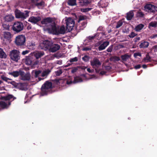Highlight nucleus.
<instances>
[{
  "mask_svg": "<svg viewBox=\"0 0 157 157\" xmlns=\"http://www.w3.org/2000/svg\"><path fill=\"white\" fill-rule=\"evenodd\" d=\"M39 47L45 51L48 50L50 52H55L59 49L60 46L57 44H53L52 41L46 40L40 44Z\"/></svg>",
  "mask_w": 157,
  "mask_h": 157,
  "instance_id": "f257e3e1",
  "label": "nucleus"
},
{
  "mask_svg": "<svg viewBox=\"0 0 157 157\" xmlns=\"http://www.w3.org/2000/svg\"><path fill=\"white\" fill-rule=\"evenodd\" d=\"M0 98L2 100L6 101V102L0 101V109H4L7 108L10 105L11 102L16 99V98L12 94H9L5 96H1Z\"/></svg>",
  "mask_w": 157,
  "mask_h": 157,
  "instance_id": "f03ea898",
  "label": "nucleus"
},
{
  "mask_svg": "<svg viewBox=\"0 0 157 157\" xmlns=\"http://www.w3.org/2000/svg\"><path fill=\"white\" fill-rule=\"evenodd\" d=\"M52 83L48 81H46L42 85L41 88L40 94L42 96L46 95L52 92Z\"/></svg>",
  "mask_w": 157,
  "mask_h": 157,
  "instance_id": "7ed1b4c3",
  "label": "nucleus"
},
{
  "mask_svg": "<svg viewBox=\"0 0 157 157\" xmlns=\"http://www.w3.org/2000/svg\"><path fill=\"white\" fill-rule=\"evenodd\" d=\"M25 36L23 35H20L16 37L15 43L18 47H21L25 45Z\"/></svg>",
  "mask_w": 157,
  "mask_h": 157,
  "instance_id": "20e7f679",
  "label": "nucleus"
},
{
  "mask_svg": "<svg viewBox=\"0 0 157 157\" xmlns=\"http://www.w3.org/2000/svg\"><path fill=\"white\" fill-rule=\"evenodd\" d=\"M9 56L11 59L17 62L20 59V52L18 50L14 49L10 52Z\"/></svg>",
  "mask_w": 157,
  "mask_h": 157,
  "instance_id": "39448f33",
  "label": "nucleus"
},
{
  "mask_svg": "<svg viewBox=\"0 0 157 157\" xmlns=\"http://www.w3.org/2000/svg\"><path fill=\"white\" fill-rule=\"evenodd\" d=\"M24 25L21 22L17 21L14 22L12 27V30L15 33H18L23 29Z\"/></svg>",
  "mask_w": 157,
  "mask_h": 157,
  "instance_id": "423d86ee",
  "label": "nucleus"
},
{
  "mask_svg": "<svg viewBox=\"0 0 157 157\" xmlns=\"http://www.w3.org/2000/svg\"><path fill=\"white\" fill-rule=\"evenodd\" d=\"M29 11L25 10L23 13L20 11V10L16 9L15 11L16 17L24 20L29 16Z\"/></svg>",
  "mask_w": 157,
  "mask_h": 157,
  "instance_id": "0eeeda50",
  "label": "nucleus"
},
{
  "mask_svg": "<svg viewBox=\"0 0 157 157\" xmlns=\"http://www.w3.org/2000/svg\"><path fill=\"white\" fill-rule=\"evenodd\" d=\"M66 30L67 32L71 31L75 25V22L74 20L69 18L66 20Z\"/></svg>",
  "mask_w": 157,
  "mask_h": 157,
  "instance_id": "6e6552de",
  "label": "nucleus"
},
{
  "mask_svg": "<svg viewBox=\"0 0 157 157\" xmlns=\"http://www.w3.org/2000/svg\"><path fill=\"white\" fill-rule=\"evenodd\" d=\"M144 10L149 13H154L157 11V7L151 4H147L144 6Z\"/></svg>",
  "mask_w": 157,
  "mask_h": 157,
  "instance_id": "1a4fd4ad",
  "label": "nucleus"
},
{
  "mask_svg": "<svg viewBox=\"0 0 157 157\" xmlns=\"http://www.w3.org/2000/svg\"><path fill=\"white\" fill-rule=\"evenodd\" d=\"M91 65L93 68H96L100 67L101 63L97 58L95 57L90 62Z\"/></svg>",
  "mask_w": 157,
  "mask_h": 157,
  "instance_id": "9d476101",
  "label": "nucleus"
},
{
  "mask_svg": "<svg viewBox=\"0 0 157 157\" xmlns=\"http://www.w3.org/2000/svg\"><path fill=\"white\" fill-rule=\"evenodd\" d=\"M82 81V79L79 77H75L74 80L73 81L71 80H67V81L66 83L68 85H70L72 83L75 84L78 82H81Z\"/></svg>",
  "mask_w": 157,
  "mask_h": 157,
  "instance_id": "9b49d317",
  "label": "nucleus"
},
{
  "mask_svg": "<svg viewBox=\"0 0 157 157\" xmlns=\"http://www.w3.org/2000/svg\"><path fill=\"white\" fill-rule=\"evenodd\" d=\"M78 3L82 6L90 5L92 3V0H78Z\"/></svg>",
  "mask_w": 157,
  "mask_h": 157,
  "instance_id": "f8f14e48",
  "label": "nucleus"
},
{
  "mask_svg": "<svg viewBox=\"0 0 157 157\" xmlns=\"http://www.w3.org/2000/svg\"><path fill=\"white\" fill-rule=\"evenodd\" d=\"M22 74L21 75V79L24 81H29L30 79V75L29 73L25 74L24 72L22 71Z\"/></svg>",
  "mask_w": 157,
  "mask_h": 157,
  "instance_id": "ddd939ff",
  "label": "nucleus"
},
{
  "mask_svg": "<svg viewBox=\"0 0 157 157\" xmlns=\"http://www.w3.org/2000/svg\"><path fill=\"white\" fill-rule=\"evenodd\" d=\"M41 19V18L40 17H35L33 16L29 18L28 21L35 24L40 21Z\"/></svg>",
  "mask_w": 157,
  "mask_h": 157,
  "instance_id": "4468645a",
  "label": "nucleus"
},
{
  "mask_svg": "<svg viewBox=\"0 0 157 157\" xmlns=\"http://www.w3.org/2000/svg\"><path fill=\"white\" fill-rule=\"evenodd\" d=\"M109 44V41H106L104 42L99 46L98 50L100 51L105 49Z\"/></svg>",
  "mask_w": 157,
  "mask_h": 157,
  "instance_id": "2eb2a0df",
  "label": "nucleus"
},
{
  "mask_svg": "<svg viewBox=\"0 0 157 157\" xmlns=\"http://www.w3.org/2000/svg\"><path fill=\"white\" fill-rule=\"evenodd\" d=\"M22 71L20 70L19 71H13L12 72H10L8 73L9 75H11L14 77H17L19 75H21L22 74Z\"/></svg>",
  "mask_w": 157,
  "mask_h": 157,
  "instance_id": "dca6fc26",
  "label": "nucleus"
},
{
  "mask_svg": "<svg viewBox=\"0 0 157 157\" xmlns=\"http://www.w3.org/2000/svg\"><path fill=\"white\" fill-rule=\"evenodd\" d=\"M58 29L56 25L54 22L52 25L51 31L52 33L55 35H58Z\"/></svg>",
  "mask_w": 157,
  "mask_h": 157,
  "instance_id": "f3484780",
  "label": "nucleus"
},
{
  "mask_svg": "<svg viewBox=\"0 0 157 157\" xmlns=\"http://www.w3.org/2000/svg\"><path fill=\"white\" fill-rule=\"evenodd\" d=\"M52 18L48 17L43 20L41 21V23L42 25H47L48 23H52Z\"/></svg>",
  "mask_w": 157,
  "mask_h": 157,
  "instance_id": "a211bd4d",
  "label": "nucleus"
},
{
  "mask_svg": "<svg viewBox=\"0 0 157 157\" xmlns=\"http://www.w3.org/2000/svg\"><path fill=\"white\" fill-rule=\"evenodd\" d=\"M14 18V17L11 15H8L4 17L5 21L9 22L12 21Z\"/></svg>",
  "mask_w": 157,
  "mask_h": 157,
  "instance_id": "6ab92c4d",
  "label": "nucleus"
},
{
  "mask_svg": "<svg viewBox=\"0 0 157 157\" xmlns=\"http://www.w3.org/2000/svg\"><path fill=\"white\" fill-rule=\"evenodd\" d=\"M41 71L40 70H35L34 72V77L35 78L38 77V79L39 81H40L41 80H43L44 78H42L40 77H39L40 76V74L41 73Z\"/></svg>",
  "mask_w": 157,
  "mask_h": 157,
  "instance_id": "aec40b11",
  "label": "nucleus"
},
{
  "mask_svg": "<svg viewBox=\"0 0 157 157\" xmlns=\"http://www.w3.org/2000/svg\"><path fill=\"white\" fill-rule=\"evenodd\" d=\"M134 16L133 10H131L127 13L126 18L128 20H131Z\"/></svg>",
  "mask_w": 157,
  "mask_h": 157,
  "instance_id": "412c9836",
  "label": "nucleus"
},
{
  "mask_svg": "<svg viewBox=\"0 0 157 157\" xmlns=\"http://www.w3.org/2000/svg\"><path fill=\"white\" fill-rule=\"evenodd\" d=\"M130 57V56L128 54H125L124 55L121 56V61L122 62H126L128 59Z\"/></svg>",
  "mask_w": 157,
  "mask_h": 157,
  "instance_id": "4be33fe9",
  "label": "nucleus"
},
{
  "mask_svg": "<svg viewBox=\"0 0 157 157\" xmlns=\"http://www.w3.org/2000/svg\"><path fill=\"white\" fill-rule=\"evenodd\" d=\"M149 45V43L146 41H144L141 43L140 45V48H147Z\"/></svg>",
  "mask_w": 157,
  "mask_h": 157,
  "instance_id": "5701e85b",
  "label": "nucleus"
},
{
  "mask_svg": "<svg viewBox=\"0 0 157 157\" xmlns=\"http://www.w3.org/2000/svg\"><path fill=\"white\" fill-rule=\"evenodd\" d=\"M44 55V52L38 51L36 52L35 56L36 59L41 58Z\"/></svg>",
  "mask_w": 157,
  "mask_h": 157,
  "instance_id": "b1692460",
  "label": "nucleus"
},
{
  "mask_svg": "<svg viewBox=\"0 0 157 157\" xmlns=\"http://www.w3.org/2000/svg\"><path fill=\"white\" fill-rule=\"evenodd\" d=\"M3 36L5 39L9 40L11 37V35L9 32H3Z\"/></svg>",
  "mask_w": 157,
  "mask_h": 157,
  "instance_id": "393cba45",
  "label": "nucleus"
},
{
  "mask_svg": "<svg viewBox=\"0 0 157 157\" xmlns=\"http://www.w3.org/2000/svg\"><path fill=\"white\" fill-rule=\"evenodd\" d=\"M66 31L65 28L64 26H63L60 27V29L58 28V35L60 34H64Z\"/></svg>",
  "mask_w": 157,
  "mask_h": 157,
  "instance_id": "a878e982",
  "label": "nucleus"
},
{
  "mask_svg": "<svg viewBox=\"0 0 157 157\" xmlns=\"http://www.w3.org/2000/svg\"><path fill=\"white\" fill-rule=\"evenodd\" d=\"M25 63L28 65H33L34 64L32 59L29 57H26V59H25Z\"/></svg>",
  "mask_w": 157,
  "mask_h": 157,
  "instance_id": "bb28decb",
  "label": "nucleus"
},
{
  "mask_svg": "<svg viewBox=\"0 0 157 157\" xmlns=\"http://www.w3.org/2000/svg\"><path fill=\"white\" fill-rule=\"evenodd\" d=\"M51 71L49 69H47L44 71L42 73L41 76L42 77H47L48 75L50 72Z\"/></svg>",
  "mask_w": 157,
  "mask_h": 157,
  "instance_id": "cd10ccee",
  "label": "nucleus"
},
{
  "mask_svg": "<svg viewBox=\"0 0 157 157\" xmlns=\"http://www.w3.org/2000/svg\"><path fill=\"white\" fill-rule=\"evenodd\" d=\"M7 56L6 53L4 52L2 49L0 48V58H6Z\"/></svg>",
  "mask_w": 157,
  "mask_h": 157,
  "instance_id": "c85d7f7f",
  "label": "nucleus"
},
{
  "mask_svg": "<svg viewBox=\"0 0 157 157\" xmlns=\"http://www.w3.org/2000/svg\"><path fill=\"white\" fill-rule=\"evenodd\" d=\"M144 25L142 24H140L136 27L135 30L136 32H139L144 27Z\"/></svg>",
  "mask_w": 157,
  "mask_h": 157,
  "instance_id": "c756f323",
  "label": "nucleus"
},
{
  "mask_svg": "<svg viewBox=\"0 0 157 157\" xmlns=\"http://www.w3.org/2000/svg\"><path fill=\"white\" fill-rule=\"evenodd\" d=\"M78 0H68V4L69 6H73L76 5V2Z\"/></svg>",
  "mask_w": 157,
  "mask_h": 157,
  "instance_id": "7c9ffc66",
  "label": "nucleus"
},
{
  "mask_svg": "<svg viewBox=\"0 0 157 157\" xmlns=\"http://www.w3.org/2000/svg\"><path fill=\"white\" fill-rule=\"evenodd\" d=\"M110 60L111 61H118L120 60V59L119 57L114 56L111 57L110 58Z\"/></svg>",
  "mask_w": 157,
  "mask_h": 157,
  "instance_id": "2f4dec72",
  "label": "nucleus"
},
{
  "mask_svg": "<svg viewBox=\"0 0 157 157\" xmlns=\"http://www.w3.org/2000/svg\"><path fill=\"white\" fill-rule=\"evenodd\" d=\"M149 25L150 26L157 27V22L156 21H152L149 24Z\"/></svg>",
  "mask_w": 157,
  "mask_h": 157,
  "instance_id": "473e14b6",
  "label": "nucleus"
},
{
  "mask_svg": "<svg viewBox=\"0 0 157 157\" xmlns=\"http://www.w3.org/2000/svg\"><path fill=\"white\" fill-rule=\"evenodd\" d=\"M44 3L43 2H41L39 3H36L35 4V5L37 6L39 8H40V6H44Z\"/></svg>",
  "mask_w": 157,
  "mask_h": 157,
  "instance_id": "72a5a7b5",
  "label": "nucleus"
},
{
  "mask_svg": "<svg viewBox=\"0 0 157 157\" xmlns=\"http://www.w3.org/2000/svg\"><path fill=\"white\" fill-rule=\"evenodd\" d=\"M123 24V22L121 20H120L117 22V25L116 26V28H118L122 25Z\"/></svg>",
  "mask_w": 157,
  "mask_h": 157,
  "instance_id": "f704fd0d",
  "label": "nucleus"
},
{
  "mask_svg": "<svg viewBox=\"0 0 157 157\" xmlns=\"http://www.w3.org/2000/svg\"><path fill=\"white\" fill-rule=\"evenodd\" d=\"M78 59L77 57H75L73 58H71L69 61L70 63H72L74 62H76L78 61Z\"/></svg>",
  "mask_w": 157,
  "mask_h": 157,
  "instance_id": "c9c22d12",
  "label": "nucleus"
},
{
  "mask_svg": "<svg viewBox=\"0 0 157 157\" xmlns=\"http://www.w3.org/2000/svg\"><path fill=\"white\" fill-rule=\"evenodd\" d=\"M86 17L85 16L80 15L79 17L78 22H79L81 21H83L86 19Z\"/></svg>",
  "mask_w": 157,
  "mask_h": 157,
  "instance_id": "e433bc0d",
  "label": "nucleus"
},
{
  "mask_svg": "<svg viewBox=\"0 0 157 157\" xmlns=\"http://www.w3.org/2000/svg\"><path fill=\"white\" fill-rule=\"evenodd\" d=\"M89 58H90L87 55H85L82 58V59L84 61L86 62L89 61Z\"/></svg>",
  "mask_w": 157,
  "mask_h": 157,
  "instance_id": "4c0bfd02",
  "label": "nucleus"
},
{
  "mask_svg": "<svg viewBox=\"0 0 157 157\" xmlns=\"http://www.w3.org/2000/svg\"><path fill=\"white\" fill-rule=\"evenodd\" d=\"M1 78L3 80H4V81H5L6 82H8V80H12V79L9 78H8L7 77H5L4 76H2L1 77Z\"/></svg>",
  "mask_w": 157,
  "mask_h": 157,
  "instance_id": "58836bf2",
  "label": "nucleus"
},
{
  "mask_svg": "<svg viewBox=\"0 0 157 157\" xmlns=\"http://www.w3.org/2000/svg\"><path fill=\"white\" fill-rule=\"evenodd\" d=\"M137 35L133 32H132L128 35L129 37L130 38H133Z\"/></svg>",
  "mask_w": 157,
  "mask_h": 157,
  "instance_id": "ea45409f",
  "label": "nucleus"
},
{
  "mask_svg": "<svg viewBox=\"0 0 157 157\" xmlns=\"http://www.w3.org/2000/svg\"><path fill=\"white\" fill-rule=\"evenodd\" d=\"M151 57L148 55H147L146 57L144 58V60L146 62H148L150 61Z\"/></svg>",
  "mask_w": 157,
  "mask_h": 157,
  "instance_id": "a19ab883",
  "label": "nucleus"
},
{
  "mask_svg": "<svg viewBox=\"0 0 157 157\" xmlns=\"http://www.w3.org/2000/svg\"><path fill=\"white\" fill-rule=\"evenodd\" d=\"M113 45H112L109 46V48L107 49L106 51L108 52H112L113 48Z\"/></svg>",
  "mask_w": 157,
  "mask_h": 157,
  "instance_id": "79ce46f5",
  "label": "nucleus"
},
{
  "mask_svg": "<svg viewBox=\"0 0 157 157\" xmlns=\"http://www.w3.org/2000/svg\"><path fill=\"white\" fill-rule=\"evenodd\" d=\"M144 15V14L141 11H138L137 13V17H143Z\"/></svg>",
  "mask_w": 157,
  "mask_h": 157,
  "instance_id": "37998d69",
  "label": "nucleus"
},
{
  "mask_svg": "<svg viewBox=\"0 0 157 157\" xmlns=\"http://www.w3.org/2000/svg\"><path fill=\"white\" fill-rule=\"evenodd\" d=\"M62 70L61 69L58 70L56 72V75L57 76H59L62 73Z\"/></svg>",
  "mask_w": 157,
  "mask_h": 157,
  "instance_id": "c03bdc74",
  "label": "nucleus"
},
{
  "mask_svg": "<svg viewBox=\"0 0 157 157\" xmlns=\"http://www.w3.org/2000/svg\"><path fill=\"white\" fill-rule=\"evenodd\" d=\"M91 48L90 47H85L83 48L82 49V50L83 51H88L91 50Z\"/></svg>",
  "mask_w": 157,
  "mask_h": 157,
  "instance_id": "a18cd8bd",
  "label": "nucleus"
},
{
  "mask_svg": "<svg viewBox=\"0 0 157 157\" xmlns=\"http://www.w3.org/2000/svg\"><path fill=\"white\" fill-rule=\"evenodd\" d=\"M97 36V34H95L93 36H89L88 37L87 39L89 40H91L93 39Z\"/></svg>",
  "mask_w": 157,
  "mask_h": 157,
  "instance_id": "49530a36",
  "label": "nucleus"
},
{
  "mask_svg": "<svg viewBox=\"0 0 157 157\" xmlns=\"http://www.w3.org/2000/svg\"><path fill=\"white\" fill-rule=\"evenodd\" d=\"M92 9L91 8H87L83 9V12H86L89 11L91 10Z\"/></svg>",
  "mask_w": 157,
  "mask_h": 157,
  "instance_id": "de8ad7c7",
  "label": "nucleus"
},
{
  "mask_svg": "<svg viewBox=\"0 0 157 157\" xmlns=\"http://www.w3.org/2000/svg\"><path fill=\"white\" fill-rule=\"evenodd\" d=\"M8 83H10L11 84L14 86L15 87L17 86V84L14 81H11V82H8Z\"/></svg>",
  "mask_w": 157,
  "mask_h": 157,
  "instance_id": "09e8293b",
  "label": "nucleus"
},
{
  "mask_svg": "<svg viewBox=\"0 0 157 157\" xmlns=\"http://www.w3.org/2000/svg\"><path fill=\"white\" fill-rule=\"evenodd\" d=\"M141 55L140 53L137 52L134 54V56L135 57H137V56H141Z\"/></svg>",
  "mask_w": 157,
  "mask_h": 157,
  "instance_id": "8fccbe9b",
  "label": "nucleus"
},
{
  "mask_svg": "<svg viewBox=\"0 0 157 157\" xmlns=\"http://www.w3.org/2000/svg\"><path fill=\"white\" fill-rule=\"evenodd\" d=\"M78 70V68L77 67H74L72 69L71 71V72L72 73H74L76 72Z\"/></svg>",
  "mask_w": 157,
  "mask_h": 157,
  "instance_id": "3c124183",
  "label": "nucleus"
},
{
  "mask_svg": "<svg viewBox=\"0 0 157 157\" xmlns=\"http://www.w3.org/2000/svg\"><path fill=\"white\" fill-rule=\"evenodd\" d=\"M98 4L100 5V6L102 7H105V5H104L103 4V0L100 1L98 2Z\"/></svg>",
  "mask_w": 157,
  "mask_h": 157,
  "instance_id": "603ef678",
  "label": "nucleus"
},
{
  "mask_svg": "<svg viewBox=\"0 0 157 157\" xmlns=\"http://www.w3.org/2000/svg\"><path fill=\"white\" fill-rule=\"evenodd\" d=\"M111 69V67L109 66H107L105 67V70L107 71H109Z\"/></svg>",
  "mask_w": 157,
  "mask_h": 157,
  "instance_id": "864d4df0",
  "label": "nucleus"
},
{
  "mask_svg": "<svg viewBox=\"0 0 157 157\" xmlns=\"http://www.w3.org/2000/svg\"><path fill=\"white\" fill-rule=\"evenodd\" d=\"M99 67H96V68H94L95 71V72L97 73H99L101 70V69L99 68Z\"/></svg>",
  "mask_w": 157,
  "mask_h": 157,
  "instance_id": "5fc2aeb1",
  "label": "nucleus"
},
{
  "mask_svg": "<svg viewBox=\"0 0 157 157\" xmlns=\"http://www.w3.org/2000/svg\"><path fill=\"white\" fill-rule=\"evenodd\" d=\"M141 67V65L140 64H138L134 66V68L136 69H137L140 68Z\"/></svg>",
  "mask_w": 157,
  "mask_h": 157,
  "instance_id": "6e6d98bb",
  "label": "nucleus"
},
{
  "mask_svg": "<svg viewBox=\"0 0 157 157\" xmlns=\"http://www.w3.org/2000/svg\"><path fill=\"white\" fill-rule=\"evenodd\" d=\"M29 52V51L28 50H25V51H23L22 52V54L23 55H25L26 54L28 53Z\"/></svg>",
  "mask_w": 157,
  "mask_h": 157,
  "instance_id": "4d7b16f0",
  "label": "nucleus"
},
{
  "mask_svg": "<svg viewBox=\"0 0 157 157\" xmlns=\"http://www.w3.org/2000/svg\"><path fill=\"white\" fill-rule=\"evenodd\" d=\"M140 40V37H138L136 38H134V41L135 42H136L137 41L139 40Z\"/></svg>",
  "mask_w": 157,
  "mask_h": 157,
  "instance_id": "13d9d810",
  "label": "nucleus"
},
{
  "mask_svg": "<svg viewBox=\"0 0 157 157\" xmlns=\"http://www.w3.org/2000/svg\"><path fill=\"white\" fill-rule=\"evenodd\" d=\"M103 27L102 26H100L97 29V30L99 31H102L103 30Z\"/></svg>",
  "mask_w": 157,
  "mask_h": 157,
  "instance_id": "bf43d9fd",
  "label": "nucleus"
},
{
  "mask_svg": "<svg viewBox=\"0 0 157 157\" xmlns=\"http://www.w3.org/2000/svg\"><path fill=\"white\" fill-rule=\"evenodd\" d=\"M87 71H88L89 73H92L94 70H91L90 68H87Z\"/></svg>",
  "mask_w": 157,
  "mask_h": 157,
  "instance_id": "052dcab7",
  "label": "nucleus"
},
{
  "mask_svg": "<svg viewBox=\"0 0 157 157\" xmlns=\"http://www.w3.org/2000/svg\"><path fill=\"white\" fill-rule=\"evenodd\" d=\"M86 23L87 22H86V21L83 22L81 24V25L82 26V27H84L86 25Z\"/></svg>",
  "mask_w": 157,
  "mask_h": 157,
  "instance_id": "680f3d73",
  "label": "nucleus"
},
{
  "mask_svg": "<svg viewBox=\"0 0 157 157\" xmlns=\"http://www.w3.org/2000/svg\"><path fill=\"white\" fill-rule=\"evenodd\" d=\"M106 73V72L104 71H101L100 73L99 74L101 75H104Z\"/></svg>",
  "mask_w": 157,
  "mask_h": 157,
  "instance_id": "e2e57ef3",
  "label": "nucleus"
},
{
  "mask_svg": "<svg viewBox=\"0 0 157 157\" xmlns=\"http://www.w3.org/2000/svg\"><path fill=\"white\" fill-rule=\"evenodd\" d=\"M39 0H31V2L33 3H36Z\"/></svg>",
  "mask_w": 157,
  "mask_h": 157,
  "instance_id": "0e129e2a",
  "label": "nucleus"
},
{
  "mask_svg": "<svg viewBox=\"0 0 157 157\" xmlns=\"http://www.w3.org/2000/svg\"><path fill=\"white\" fill-rule=\"evenodd\" d=\"M57 63L59 64H62V60H59L57 61Z\"/></svg>",
  "mask_w": 157,
  "mask_h": 157,
  "instance_id": "69168bd1",
  "label": "nucleus"
},
{
  "mask_svg": "<svg viewBox=\"0 0 157 157\" xmlns=\"http://www.w3.org/2000/svg\"><path fill=\"white\" fill-rule=\"evenodd\" d=\"M101 43V41H99L98 43L96 44V46H99Z\"/></svg>",
  "mask_w": 157,
  "mask_h": 157,
  "instance_id": "338daca9",
  "label": "nucleus"
},
{
  "mask_svg": "<svg viewBox=\"0 0 157 157\" xmlns=\"http://www.w3.org/2000/svg\"><path fill=\"white\" fill-rule=\"evenodd\" d=\"M154 49H155L156 51H157V45L154 46L153 47Z\"/></svg>",
  "mask_w": 157,
  "mask_h": 157,
  "instance_id": "774afa93",
  "label": "nucleus"
}]
</instances>
